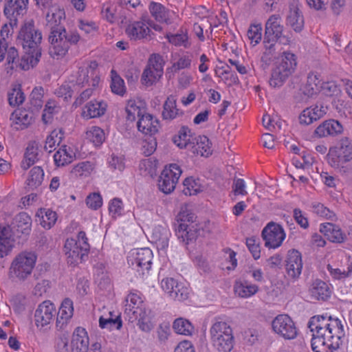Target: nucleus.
<instances>
[{
	"label": "nucleus",
	"instance_id": "nucleus-1",
	"mask_svg": "<svg viewBox=\"0 0 352 352\" xmlns=\"http://www.w3.org/2000/svg\"><path fill=\"white\" fill-rule=\"evenodd\" d=\"M308 326L313 333L311 348L314 352H333L345 338L344 326L338 318L315 316L311 318Z\"/></svg>",
	"mask_w": 352,
	"mask_h": 352
},
{
	"label": "nucleus",
	"instance_id": "nucleus-2",
	"mask_svg": "<svg viewBox=\"0 0 352 352\" xmlns=\"http://www.w3.org/2000/svg\"><path fill=\"white\" fill-rule=\"evenodd\" d=\"M210 342L217 352H231L234 337L231 327L226 322L216 321L210 329Z\"/></svg>",
	"mask_w": 352,
	"mask_h": 352
},
{
	"label": "nucleus",
	"instance_id": "nucleus-3",
	"mask_svg": "<svg viewBox=\"0 0 352 352\" xmlns=\"http://www.w3.org/2000/svg\"><path fill=\"white\" fill-rule=\"evenodd\" d=\"M297 65L294 54L285 52L273 67L269 84L272 87H280L294 72Z\"/></svg>",
	"mask_w": 352,
	"mask_h": 352
},
{
	"label": "nucleus",
	"instance_id": "nucleus-4",
	"mask_svg": "<svg viewBox=\"0 0 352 352\" xmlns=\"http://www.w3.org/2000/svg\"><path fill=\"white\" fill-rule=\"evenodd\" d=\"M37 259L33 252L24 251L17 254L9 268V277L12 280L25 281L31 275Z\"/></svg>",
	"mask_w": 352,
	"mask_h": 352
},
{
	"label": "nucleus",
	"instance_id": "nucleus-5",
	"mask_svg": "<svg viewBox=\"0 0 352 352\" xmlns=\"http://www.w3.org/2000/svg\"><path fill=\"white\" fill-rule=\"evenodd\" d=\"M78 240L67 239L64 245V252L67 263L77 265L86 261L88 258V243L85 232H78Z\"/></svg>",
	"mask_w": 352,
	"mask_h": 352
},
{
	"label": "nucleus",
	"instance_id": "nucleus-6",
	"mask_svg": "<svg viewBox=\"0 0 352 352\" xmlns=\"http://www.w3.org/2000/svg\"><path fill=\"white\" fill-rule=\"evenodd\" d=\"M48 39L50 55L53 58H58L65 55L70 44H74L78 41L79 35L76 33L68 34L66 30H54L50 32Z\"/></svg>",
	"mask_w": 352,
	"mask_h": 352
},
{
	"label": "nucleus",
	"instance_id": "nucleus-7",
	"mask_svg": "<svg viewBox=\"0 0 352 352\" xmlns=\"http://www.w3.org/2000/svg\"><path fill=\"white\" fill-rule=\"evenodd\" d=\"M25 55L19 59L17 50L14 47H10L6 54V70L7 73H12L14 69L21 68L23 70H28L35 66L41 56V51L31 52L25 50Z\"/></svg>",
	"mask_w": 352,
	"mask_h": 352
},
{
	"label": "nucleus",
	"instance_id": "nucleus-8",
	"mask_svg": "<svg viewBox=\"0 0 352 352\" xmlns=\"http://www.w3.org/2000/svg\"><path fill=\"white\" fill-rule=\"evenodd\" d=\"M41 40V32L35 28L34 21L30 20L25 22L17 37V41L23 48L31 52L41 51L39 47Z\"/></svg>",
	"mask_w": 352,
	"mask_h": 352
},
{
	"label": "nucleus",
	"instance_id": "nucleus-9",
	"mask_svg": "<svg viewBox=\"0 0 352 352\" xmlns=\"http://www.w3.org/2000/svg\"><path fill=\"white\" fill-rule=\"evenodd\" d=\"M329 163L333 167H339L340 162L352 160V144L345 138L340 140L336 146L331 148L329 153Z\"/></svg>",
	"mask_w": 352,
	"mask_h": 352
},
{
	"label": "nucleus",
	"instance_id": "nucleus-10",
	"mask_svg": "<svg viewBox=\"0 0 352 352\" xmlns=\"http://www.w3.org/2000/svg\"><path fill=\"white\" fill-rule=\"evenodd\" d=\"M153 252L149 248L135 249L129 252L127 257L129 265L137 271L142 272L144 274L145 271H148L151 267Z\"/></svg>",
	"mask_w": 352,
	"mask_h": 352
},
{
	"label": "nucleus",
	"instance_id": "nucleus-11",
	"mask_svg": "<svg viewBox=\"0 0 352 352\" xmlns=\"http://www.w3.org/2000/svg\"><path fill=\"white\" fill-rule=\"evenodd\" d=\"M181 174L180 167L175 164L165 167L160 176L159 189L165 194L170 193L175 189Z\"/></svg>",
	"mask_w": 352,
	"mask_h": 352
},
{
	"label": "nucleus",
	"instance_id": "nucleus-12",
	"mask_svg": "<svg viewBox=\"0 0 352 352\" xmlns=\"http://www.w3.org/2000/svg\"><path fill=\"white\" fill-rule=\"evenodd\" d=\"M273 331L287 340L294 339L297 336V329L294 321L287 314L278 315L272 322Z\"/></svg>",
	"mask_w": 352,
	"mask_h": 352
},
{
	"label": "nucleus",
	"instance_id": "nucleus-13",
	"mask_svg": "<svg viewBox=\"0 0 352 352\" xmlns=\"http://www.w3.org/2000/svg\"><path fill=\"white\" fill-rule=\"evenodd\" d=\"M262 236L265 246L274 249L280 246L285 239V233L283 227L274 222L267 223L263 228Z\"/></svg>",
	"mask_w": 352,
	"mask_h": 352
},
{
	"label": "nucleus",
	"instance_id": "nucleus-14",
	"mask_svg": "<svg viewBox=\"0 0 352 352\" xmlns=\"http://www.w3.org/2000/svg\"><path fill=\"white\" fill-rule=\"evenodd\" d=\"M162 288L173 300L183 301L189 296V289L183 283L173 278H166L162 280Z\"/></svg>",
	"mask_w": 352,
	"mask_h": 352
},
{
	"label": "nucleus",
	"instance_id": "nucleus-15",
	"mask_svg": "<svg viewBox=\"0 0 352 352\" xmlns=\"http://www.w3.org/2000/svg\"><path fill=\"white\" fill-rule=\"evenodd\" d=\"M303 267L301 253L296 250H289L285 259V272L289 280L294 282L299 279Z\"/></svg>",
	"mask_w": 352,
	"mask_h": 352
},
{
	"label": "nucleus",
	"instance_id": "nucleus-16",
	"mask_svg": "<svg viewBox=\"0 0 352 352\" xmlns=\"http://www.w3.org/2000/svg\"><path fill=\"white\" fill-rule=\"evenodd\" d=\"M28 0H8L4 6L5 16L10 21L11 25H16L17 21L27 12Z\"/></svg>",
	"mask_w": 352,
	"mask_h": 352
},
{
	"label": "nucleus",
	"instance_id": "nucleus-17",
	"mask_svg": "<svg viewBox=\"0 0 352 352\" xmlns=\"http://www.w3.org/2000/svg\"><path fill=\"white\" fill-rule=\"evenodd\" d=\"M56 314V307L50 300H45L41 303L34 314L36 327H44L50 324Z\"/></svg>",
	"mask_w": 352,
	"mask_h": 352
},
{
	"label": "nucleus",
	"instance_id": "nucleus-18",
	"mask_svg": "<svg viewBox=\"0 0 352 352\" xmlns=\"http://www.w3.org/2000/svg\"><path fill=\"white\" fill-rule=\"evenodd\" d=\"M46 28L49 29L50 32L54 30L63 31L65 30L63 22L65 19V11L63 9L58 6H52L47 11L46 16Z\"/></svg>",
	"mask_w": 352,
	"mask_h": 352
},
{
	"label": "nucleus",
	"instance_id": "nucleus-19",
	"mask_svg": "<svg viewBox=\"0 0 352 352\" xmlns=\"http://www.w3.org/2000/svg\"><path fill=\"white\" fill-rule=\"evenodd\" d=\"M149 26L151 25L144 20L133 21L127 25L125 32L131 40H142L146 38L150 35Z\"/></svg>",
	"mask_w": 352,
	"mask_h": 352
},
{
	"label": "nucleus",
	"instance_id": "nucleus-20",
	"mask_svg": "<svg viewBox=\"0 0 352 352\" xmlns=\"http://www.w3.org/2000/svg\"><path fill=\"white\" fill-rule=\"evenodd\" d=\"M74 315L73 301L68 298H65L59 307L56 317V327L58 329H65L70 322Z\"/></svg>",
	"mask_w": 352,
	"mask_h": 352
},
{
	"label": "nucleus",
	"instance_id": "nucleus-21",
	"mask_svg": "<svg viewBox=\"0 0 352 352\" xmlns=\"http://www.w3.org/2000/svg\"><path fill=\"white\" fill-rule=\"evenodd\" d=\"M137 126L142 133L152 136L158 132L160 123L157 119L146 112L138 120Z\"/></svg>",
	"mask_w": 352,
	"mask_h": 352
},
{
	"label": "nucleus",
	"instance_id": "nucleus-22",
	"mask_svg": "<svg viewBox=\"0 0 352 352\" xmlns=\"http://www.w3.org/2000/svg\"><path fill=\"white\" fill-rule=\"evenodd\" d=\"M327 108L322 105H315L304 109L299 116V122L302 125H309L324 116Z\"/></svg>",
	"mask_w": 352,
	"mask_h": 352
},
{
	"label": "nucleus",
	"instance_id": "nucleus-23",
	"mask_svg": "<svg viewBox=\"0 0 352 352\" xmlns=\"http://www.w3.org/2000/svg\"><path fill=\"white\" fill-rule=\"evenodd\" d=\"M33 119V111L27 109H17L10 116L12 125L16 130H23L27 128L32 122Z\"/></svg>",
	"mask_w": 352,
	"mask_h": 352
},
{
	"label": "nucleus",
	"instance_id": "nucleus-24",
	"mask_svg": "<svg viewBox=\"0 0 352 352\" xmlns=\"http://www.w3.org/2000/svg\"><path fill=\"white\" fill-rule=\"evenodd\" d=\"M282 19L279 14H272L265 23L264 38L276 40L274 38L279 37L283 32Z\"/></svg>",
	"mask_w": 352,
	"mask_h": 352
},
{
	"label": "nucleus",
	"instance_id": "nucleus-25",
	"mask_svg": "<svg viewBox=\"0 0 352 352\" xmlns=\"http://www.w3.org/2000/svg\"><path fill=\"white\" fill-rule=\"evenodd\" d=\"M188 150L192 153L203 157H208L212 154L211 143L205 135H195Z\"/></svg>",
	"mask_w": 352,
	"mask_h": 352
},
{
	"label": "nucleus",
	"instance_id": "nucleus-26",
	"mask_svg": "<svg viewBox=\"0 0 352 352\" xmlns=\"http://www.w3.org/2000/svg\"><path fill=\"white\" fill-rule=\"evenodd\" d=\"M72 352H88V336L83 327H77L72 341Z\"/></svg>",
	"mask_w": 352,
	"mask_h": 352
},
{
	"label": "nucleus",
	"instance_id": "nucleus-27",
	"mask_svg": "<svg viewBox=\"0 0 352 352\" xmlns=\"http://www.w3.org/2000/svg\"><path fill=\"white\" fill-rule=\"evenodd\" d=\"M41 146L36 141L30 142L25 149L24 159L21 162V168L27 170L39 159Z\"/></svg>",
	"mask_w": 352,
	"mask_h": 352
},
{
	"label": "nucleus",
	"instance_id": "nucleus-28",
	"mask_svg": "<svg viewBox=\"0 0 352 352\" xmlns=\"http://www.w3.org/2000/svg\"><path fill=\"white\" fill-rule=\"evenodd\" d=\"M193 214L186 210H182L177 216L175 225V233L179 239L184 243L186 234H188V225L186 221H192Z\"/></svg>",
	"mask_w": 352,
	"mask_h": 352
},
{
	"label": "nucleus",
	"instance_id": "nucleus-29",
	"mask_svg": "<svg viewBox=\"0 0 352 352\" xmlns=\"http://www.w3.org/2000/svg\"><path fill=\"white\" fill-rule=\"evenodd\" d=\"M193 214L186 210H182L177 216L175 225V233L179 239L184 243L186 234H188V225L186 221H192Z\"/></svg>",
	"mask_w": 352,
	"mask_h": 352
},
{
	"label": "nucleus",
	"instance_id": "nucleus-30",
	"mask_svg": "<svg viewBox=\"0 0 352 352\" xmlns=\"http://www.w3.org/2000/svg\"><path fill=\"white\" fill-rule=\"evenodd\" d=\"M331 291L329 285L321 280H316L309 288V294L313 300H327L331 296Z\"/></svg>",
	"mask_w": 352,
	"mask_h": 352
},
{
	"label": "nucleus",
	"instance_id": "nucleus-31",
	"mask_svg": "<svg viewBox=\"0 0 352 352\" xmlns=\"http://www.w3.org/2000/svg\"><path fill=\"white\" fill-rule=\"evenodd\" d=\"M343 126L336 120H329L323 122L315 130V133L319 137L336 135L342 133Z\"/></svg>",
	"mask_w": 352,
	"mask_h": 352
},
{
	"label": "nucleus",
	"instance_id": "nucleus-32",
	"mask_svg": "<svg viewBox=\"0 0 352 352\" xmlns=\"http://www.w3.org/2000/svg\"><path fill=\"white\" fill-rule=\"evenodd\" d=\"M316 73H309L307 82L302 88V93L307 97H314L321 91L322 79Z\"/></svg>",
	"mask_w": 352,
	"mask_h": 352
},
{
	"label": "nucleus",
	"instance_id": "nucleus-33",
	"mask_svg": "<svg viewBox=\"0 0 352 352\" xmlns=\"http://www.w3.org/2000/svg\"><path fill=\"white\" fill-rule=\"evenodd\" d=\"M320 232L331 242L342 243L344 241V235L341 229L338 226L331 223L320 224Z\"/></svg>",
	"mask_w": 352,
	"mask_h": 352
},
{
	"label": "nucleus",
	"instance_id": "nucleus-34",
	"mask_svg": "<svg viewBox=\"0 0 352 352\" xmlns=\"http://www.w3.org/2000/svg\"><path fill=\"white\" fill-rule=\"evenodd\" d=\"M126 120L133 122L136 117L139 119L146 113L145 104L140 100H129L125 107Z\"/></svg>",
	"mask_w": 352,
	"mask_h": 352
},
{
	"label": "nucleus",
	"instance_id": "nucleus-35",
	"mask_svg": "<svg viewBox=\"0 0 352 352\" xmlns=\"http://www.w3.org/2000/svg\"><path fill=\"white\" fill-rule=\"evenodd\" d=\"M264 52L261 58V67L263 69H266L276 58V45H275L274 40L270 38L263 39Z\"/></svg>",
	"mask_w": 352,
	"mask_h": 352
},
{
	"label": "nucleus",
	"instance_id": "nucleus-36",
	"mask_svg": "<svg viewBox=\"0 0 352 352\" xmlns=\"http://www.w3.org/2000/svg\"><path fill=\"white\" fill-rule=\"evenodd\" d=\"M234 289L236 294L239 297L248 298L258 292V287L255 284L248 282V280H239L235 281Z\"/></svg>",
	"mask_w": 352,
	"mask_h": 352
},
{
	"label": "nucleus",
	"instance_id": "nucleus-37",
	"mask_svg": "<svg viewBox=\"0 0 352 352\" xmlns=\"http://www.w3.org/2000/svg\"><path fill=\"white\" fill-rule=\"evenodd\" d=\"M12 226L17 233L28 234L31 230V217L26 212H20L14 217Z\"/></svg>",
	"mask_w": 352,
	"mask_h": 352
},
{
	"label": "nucleus",
	"instance_id": "nucleus-38",
	"mask_svg": "<svg viewBox=\"0 0 352 352\" xmlns=\"http://www.w3.org/2000/svg\"><path fill=\"white\" fill-rule=\"evenodd\" d=\"M195 135L191 133L188 127L182 126L178 131V134L174 137L173 142L180 148L188 149Z\"/></svg>",
	"mask_w": 352,
	"mask_h": 352
},
{
	"label": "nucleus",
	"instance_id": "nucleus-39",
	"mask_svg": "<svg viewBox=\"0 0 352 352\" xmlns=\"http://www.w3.org/2000/svg\"><path fill=\"white\" fill-rule=\"evenodd\" d=\"M287 23L295 32H299L304 27V19L299 9L294 6L290 8L287 18Z\"/></svg>",
	"mask_w": 352,
	"mask_h": 352
},
{
	"label": "nucleus",
	"instance_id": "nucleus-40",
	"mask_svg": "<svg viewBox=\"0 0 352 352\" xmlns=\"http://www.w3.org/2000/svg\"><path fill=\"white\" fill-rule=\"evenodd\" d=\"M170 236L169 230L161 226L155 227L152 233V239L160 249H165L168 245Z\"/></svg>",
	"mask_w": 352,
	"mask_h": 352
},
{
	"label": "nucleus",
	"instance_id": "nucleus-41",
	"mask_svg": "<svg viewBox=\"0 0 352 352\" xmlns=\"http://www.w3.org/2000/svg\"><path fill=\"white\" fill-rule=\"evenodd\" d=\"M73 151L70 147L63 145L54 153V160L56 166H63L72 162L73 159Z\"/></svg>",
	"mask_w": 352,
	"mask_h": 352
},
{
	"label": "nucleus",
	"instance_id": "nucleus-42",
	"mask_svg": "<svg viewBox=\"0 0 352 352\" xmlns=\"http://www.w3.org/2000/svg\"><path fill=\"white\" fill-rule=\"evenodd\" d=\"M179 114V110L176 106V99L174 96L168 97L164 104L162 117L165 120H173Z\"/></svg>",
	"mask_w": 352,
	"mask_h": 352
},
{
	"label": "nucleus",
	"instance_id": "nucleus-43",
	"mask_svg": "<svg viewBox=\"0 0 352 352\" xmlns=\"http://www.w3.org/2000/svg\"><path fill=\"white\" fill-rule=\"evenodd\" d=\"M14 26L10 25V21L9 24L5 23L0 30V36L1 37V39H0V62L4 59L6 53L8 52L10 48L8 47L6 38L12 34Z\"/></svg>",
	"mask_w": 352,
	"mask_h": 352
},
{
	"label": "nucleus",
	"instance_id": "nucleus-44",
	"mask_svg": "<svg viewBox=\"0 0 352 352\" xmlns=\"http://www.w3.org/2000/svg\"><path fill=\"white\" fill-rule=\"evenodd\" d=\"M149 10L152 16L159 22L168 23V11L160 3L151 2Z\"/></svg>",
	"mask_w": 352,
	"mask_h": 352
},
{
	"label": "nucleus",
	"instance_id": "nucleus-45",
	"mask_svg": "<svg viewBox=\"0 0 352 352\" xmlns=\"http://www.w3.org/2000/svg\"><path fill=\"white\" fill-rule=\"evenodd\" d=\"M44 177V171L41 166H34L30 171L27 184L31 188H36L41 185Z\"/></svg>",
	"mask_w": 352,
	"mask_h": 352
},
{
	"label": "nucleus",
	"instance_id": "nucleus-46",
	"mask_svg": "<svg viewBox=\"0 0 352 352\" xmlns=\"http://www.w3.org/2000/svg\"><path fill=\"white\" fill-rule=\"evenodd\" d=\"M192 58L193 55L188 52L179 55L177 60L173 63L171 70L177 73L182 69H190Z\"/></svg>",
	"mask_w": 352,
	"mask_h": 352
},
{
	"label": "nucleus",
	"instance_id": "nucleus-47",
	"mask_svg": "<svg viewBox=\"0 0 352 352\" xmlns=\"http://www.w3.org/2000/svg\"><path fill=\"white\" fill-rule=\"evenodd\" d=\"M125 310L132 312L133 315L138 314L140 309H142L140 307L142 304V300L141 297L135 293H130L125 299Z\"/></svg>",
	"mask_w": 352,
	"mask_h": 352
},
{
	"label": "nucleus",
	"instance_id": "nucleus-48",
	"mask_svg": "<svg viewBox=\"0 0 352 352\" xmlns=\"http://www.w3.org/2000/svg\"><path fill=\"white\" fill-rule=\"evenodd\" d=\"M38 217H41L40 224L46 229L51 228L56 221V213L50 209H41Z\"/></svg>",
	"mask_w": 352,
	"mask_h": 352
},
{
	"label": "nucleus",
	"instance_id": "nucleus-49",
	"mask_svg": "<svg viewBox=\"0 0 352 352\" xmlns=\"http://www.w3.org/2000/svg\"><path fill=\"white\" fill-rule=\"evenodd\" d=\"M170 334V326L167 322L160 324L156 328L155 336L160 345H165Z\"/></svg>",
	"mask_w": 352,
	"mask_h": 352
},
{
	"label": "nucleus",
	"instance_id": "nucleus-50",
	"mask_svg": "<svg viewBox=\"0 0 352 352\" xmlns=\"http://www.w3.org/2000/svg\"><path fill=\"white\" fill-rule=\"evenodd\" d=\"M111 82L110 87L112 92L117 95L123 96L126 92L124 80L113 69L111 72Z\"/></svg>",
	"mask_w": 352,
	"mask_h": 352
},
{
	"label": "nucleus",
	"instance_id": "nucleus-51",
	"mask_svg": "<svg viewBox=\"0 0 352 352\" xmlns=\"http://www.w3.org/2000/svg\"><path fill=\"white\" fill-rule=\"evenodd\" d=\"M173 328L177 333L185 336L191 335L194 329L188 320L182 318L174 321Z\"/></svg>",
	"mask_w": 352,
	"mask_h": 352
},
{
	"label": "nucleus",
	"instance_id": "nucleus-52",
	"mask_svg": "<svg viewBox=\"0 0 352 352\" xmlns=\"http://www.w3.org/2000/svg\"><path fill=\"white\" fill-rule=\"evenodd\" d=\"M43 90L41 87L34 88L30 96V104L32 111H38L43 106Z\"/></svg>",
	"mask_w": 352,
	"mask_h": 352
},
{
	"label": "nucleus",
	"instance_id": "nucleus-53",
	"mask_svg": "<svg viewBox=\"0 0 352 352\" xmlns=\"http://www.w3.org/2000/svg\"><path fill=\"white\" fill-rule=\"evenodd\" d=\"M107 104L102 100H91L89 102V118H98L104 114Z\"/></svg>",
	"mask_w": 352,
	"mask_h": 352
},
{
	"label": "nucleus",
	"instance_id": "nucleus-54",
	"mask_svg": "<svg viewBox=\"0 0 352 352\" xmlns=\"http://www.w3.org/2000/svg\"><path fill=\"white\" fill-rule=\"evenodd\" d=\"M138 318V326L144 332H149L153 328V324L151 321L150 317L146 314L145 310L140 309L138 314H135Z\"/></svg>",
	"mask_w": 352,
	"mask_h": 352
},
{
	"label": "nucleus",
	"instance_id": "nucleus-55",
	"mask_svg": "<svg viewBox=\"0 0 352 352\" xmlns=\"http://www.w3.org/2000/svg\"><path fill=\"white\" fill-rule=\"evenodd\" d=\"M164 60L162 56L157 54H153L150 56L146 67L153 69L156 74L164 73Z\"/></svg>",
	"mask_w": 352,
	"mask_h": 352
},
{
	"label": "nucleus",
	"instance_id": "nucleus-56",
	"mask_svg": "<svg viewBox=\"0 0 352 352\" xmlns=\"http://www.w3.org/2000/svg\"><path fill=\"white\" fill-rule=\"evenodd\" d=\"M262 25L261 24L251 25L247 32V36L253 46L257 45L262 38Z\"/></svg>",
	"mask_w": 352,
	"mask_h": 352
},
{
	"label": "nucleus",
	"instance_id": "nucleus-57",
	"mask_svg": "<svg viewBox=\"0 0 352 352\" xmlns=\"http://www.w3.org/2000/svg\"><path fill=\"white\" fill-rule=\"evenodd\" d=\"M114 325H116V329L119 330L121 329V327L122 326V322L120 315L115 316V318L109 317V318H105L103 316L100 317L99 326L100 328L111 329V327Z\"/></svg>",
	"mask_w": 352,
	"mask_h": 352
},
{
	"label": "nucleus",
	"instance_id": "nucleus-58",
	"mask_svg": "<svg viewBox=\"0 0 352 352\" xmlns=\"http://www.w3.org/2000/svg\"><path fill=\"white\" fill-rule=\"evenodd\" d=\"M89 133V142H91L96 148L99 147L104 141V133L100 128L93 126Z\"/></svg>",
	"mask_w": 352,
	"mask_h": 352
},
{
	"label": "nucleus",
	"instance_id": "nucleus-59",
	"mask_svg": "<svg viewBox=\"0 0 352 352\" xmlns=\"http://www.w3.org/2000/svg\"><path fill=\"white\" fill-rule=\"evenodd\" d=\"M162 74H156L153 69H151L150 67H146L142 75V83L146 86H151L157 81L162 77Z\"/></svg>",
	"mask_w": 352,
	"mask_h": 352
},
{
	"label": "nucleus",
	"instance_id": "nucleus-60",
	"mask_svg": "<svg viewBox=\"0 0 352 352\" xmlns=\"http://www.w3.org/2000/svg\"><path fill=\"white\" fill-rule=\"evenodd\" d=\"M24 100V94L19 87H14L8 93V102L11 106H19Z\"/></svg>",
	"mask_w": 352,
	"mask_h": 352
},
{
	"label": "nucleus",
	"instance_id": "nucleus-61",
	"mask_svg": "<svg viewBox=\"0 0 352 352\" xmlns=\"http://www.w3.org/2000/svg\"><path fill=\"white\" fill-rule=\"evenodd\" d=\"M184 186V192L186 195H194L200 191L199 184L192 177L185 179Z\"/></svg>",
	"mask_w": 352,
	"mask_h": 352
},
{
	"label": "nucleus",
	"instance_id": "nucleus-62",
	"mask_svg": "<svg viewBox=\"0 0 352 352\" xmlns=\"http://www.w3.org/2000/svg\"><path fill=\"white\" fill-rule=\"evenodd\" d=\"M109 211L113 218H117L123 212V203L118 198L113 199L109 204Z\"/></svg>",
	"mask_w": 352,
	"mask_h": 352
},
{
	"label": "nucleus",
	"instance_id": "nucleus-63",
	"mask_svg": "<svg viewBox=\"0 0 352 352\" xmlns=\"http://www.w3.org/2000/svg\"><path fill=\"white\" fill-rule=\"evenodd\" d=\"M73 91L74 90L69 83L65 82L55 89L54 94L57 97L62 98L64 100L67 101L72 98Z\"/></svg>",
	"mask_w": 352,
	"mask_h": 352
},
{
	"label": "nucleus",
	"instance_id": "nucleus-64",
	"mask_svg": "<svg viewBox=\"0 0 352 352\" xmlns=\"http://www.w3.org/2000/svg\"><path fill=\"white\" fill-rule=\"evenodd\" d=\"M102 14L103 17L110 23H114L118 19L116 6L114 5H104Z\"/></svg>",
	"mask_w": 352,
	"mask_h": 352
}]
</instances>
